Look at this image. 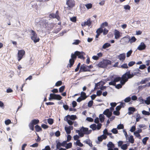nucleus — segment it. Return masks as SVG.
<instances>
[{
    "label": "nucleus",
    "instance_id": "b1692460",
    "mask_svg": "<svg viewBox=\"0 0 150 150\" xmlns=\"http://www.w3.org/2000/svg\"><path fill=\"white\" fill-rule=\"evenodd\" d=\"M35 130L37 132H39L42 131V129L41 127L38 125H36L35 127Z\"/></svg>",
    "mask_w": 150,
    "mask_h": 150
},
{
    "label": "nucleus",
    "instance_id": "603ef678",
    "mask_svg": "<svg viewBox=\"0 0 150 150\" xmlns=\"http://www.w3.org/2000/svg\"><path fill=\"white\" fill-rule=\"evenodd\" d=\"M127 145L126 144H124L121 146V148L124 150H126L127 148Z\"/></svg>",
    "mask_w": 150,
    "mask_h": 150
},
{
    "label": "nucleus",
    "instance_id": "c85d7f7f",
    "mask_svg": "<svg viewBox=\"0 0 150 150\" xmlns=\"http://www.w3.org/2000/svg\"><path fill=\"white\" fill-rule=\"evenodd\" d=\"M108 23L106 22L103 23L100 25V27L103 29L105 27H107L108 26Z\"/></svg>",
    "mask_w": 150,
    "mask_h": 150
},
{
    "label": "nucleus",
    "instance_id": "6e6552de",
    "mask_svg": "<svg viewBox=\"0 0 150 150\" xmlns=\"http://www.w3.org/2000/svg\"><path fill=\"white\" fill-rule=\"evenodd\" d=\"M66 4L70 8H72L75 5V2L74 0H68L67 1Z\"/></svg>",
    "mask_w": 150,
    "mask_h": 150
},
{
    "label": "nucleus",
    "instance_id": "49530a36",
    "mask_svg": "<svg viewBox=\"0 0 150 150\" xmlns=\"http://www.w3.org/2000/svg\"><path fill=\"white\" fill-rule=\"evenodd\" d=\"M112 132L114 134H117L118 133V131L116 128H113L111 130Z\"/></svg>",
    "mask_w": 150,
    "mask_h": 150
},
{
    "label": "nucleus",
    "instance_id": "c756f323",
    "mask_svg": "<svg viewBox=\"0 0 150 150\" xmlns=\"http://www.w3.org/2000/svg\"><path fill=\"white\" fill-rule=\"evenodd\" d=\"M49 17L50 18H56L58 20V18L56 16V15L54 13H52L50 14L49 15Z\"/></svg>",
    "mask_w": 150,
    "mask_h": 150
},
{
    "label": "nucleus",
    "instance_id": "412c9836",
    "mask_svg": "<svg viewBox=\"0 0 150 150\" xmlns=\"http://www.w3.org/2000/svg\"><path fill=\"white\" fill-rule=\"evenodd\" d=\"M127 139H128L129 141L131 143L133 144L134 143V139L132 135H131L129 137H128Z\"/></svg>",
    "mask_w": 150,
    "mask_h": 150
},
{
    "label": "nucleus",
    "instance_id": "4be33fe9",
    "mask_svg": "<svg viewBox=\"0 0 150 150\" xmlns=\"http://www.w3.org/2000/svg\"><path fill=\"white\" fill-rule=\"evenodd\" d=\"M81 97L84 100L87 98L88 96H86L85 93L82 91L81 93Z\"/></svg>",
    "mask_w": 150,
    "mask_h": 150
},
{
    "label": "nucleus",
    "instance_id": "7ed1b4c3",
    "mask_svg": "<svg viewBox=\"0 0 150 150\" xmlns=\"http://www.w3.org/2000/svg\"><path fill=\"white\" fill-rule=\"evenodd\" d=\"M72 55H74L75 57V58L76 59L77 57H78L79 58L81 59L84 60L85 58V57L84 56L85 55V53L83 52H79V51H75L74 53H72Z\"/></svg>",
    "mask_w": 150,
    "mask_h": 150
},
{
    "label": "nucleus",
    "instance_id": "2eb2a0df",
    "mask_svg": "<svg viewBox=\"0 0 150 150\" xmlns=\"http://www.w3.org/2000/svg\"><path fill=\"white\" fill-rule=\"evenodd\" d=\"M118 58L120 61L123 62L125 58V54L123 53L120 54L118 56Z\"/></svg>",
    "mask_w": 150,
    "mask_h": 150
},
{
    "label": "nucleus",
    "instance_id": "f3484780",
    "mask_svg": "<svg viewBox=\"0 0 150 150\" xmlns=\"http://www.w3.org/2000/svg\"><path fill=\"white\" fill-rule=\"evenodd\" d=\"M135 108L134 107H130L128 108L129 111L128 112V114L129 115H130L133 114V112L135 111Z\"/></svg>",
    "mask_w": 150,
    "mask_h": 150
},
{
    "label": "nucleus",
    "instance_id": "864d4df0",
    "mask_svg": "<svg viewBox=\"0 0 150 150\" xmlns=\"http://www.w3.org/2000/svg\"><path fill=\"white\" fill-rule=\"evenodd\" d=\"M131 99V98L130 97H128L125 99L124 101L126 103H128L130 101Z\"/></svg>",
    "mask_w": 150,
    "mask_h": 150
},
{
    "label": "nucleus",
    "instance_id": "6ab92c4d",
    "mask_svg": "<svg viewBox=\"0 0 150 150\" xmlns=\"http://www.w3.org/2000/svg\"><path fill=\"white\" fill-rule=\"evenodd\" d=\"M65 117L66 118H67L68 119L72 120H74L76 117L75 115H71L70 116L69 115H68Z\"/></svg>",
    "mask_w": 150,
    "mask_h": 150
},
{
    "label": "nucleus",
    "instance_id": "f8f14e48",
    "mask_svg": "<svg viewBox=\"0 0 150 150\" xmlns=\"http://www.w3.org/2000/svg\"><path fill=\"white\" fill-rule=\"evenodd\" d=\"M82 131L84 134H88L91 132V130L89 131L88 130V129L87 128H85L82 127L81 129V130Z\"/></svg>",
    "mask_w": 150,
    "mask_h": 150
},
{
    "label": "nucleus",
    "instance_id": "f257e3e1",
    "mask_svg": "<svg viewBox=\"0 0 150 150\" xmlns=\"http://www.w3.org/2000/svg\"><path fill=\"white\" fill-rule=\"evenodd\" d=\"M134 76L133 74H131L129 71L126 72L122 75L120 81L121 84L122 85H124L125 83L127 81L128 79L132 78Z\"/></svg>",
    "mask_w": 150,
    "mask_h": 150
},
{
    "label": "nucleus",
    "instance_id": "37998d69",
    "mask_svg": "<svg viewBox=\"0 0 150 150\" xmlns=\"http://www.w3.org/2000/svg\"><path fill=\"white\" fill-rule=\"evenodd\" d=\"M142 113L143 115H149L150 114V113L149 112L146 111L144 110L142 111Z\"/></svg>",
    "mask_w": 150,
    "mask_h": 150
},
{
    "label": "nucleus",
    "instance_id": "4c0bfd02",
    "mask_svg": "<svg viewBox=\"0 0 150 150\" xmlns=\"http://www.w3.org/2000/svg\"><path fill=\"white\" fill-rule=\"evenodd\" d=\"M117 128L118 129H123L124 128V125L123 124H119L118 125Z\"/></svg>",
    "mask_w": 150,
    "mask_h": 150
},
{
    "label": "nucleus",
    "instance_id": "f03ea898",
    "mask_svg": "<svg viewBox=\"0 0 150 150\" xmlns=\"http://www.w3.org/2000/svg\"><path fill=\"white\" fill-rule=\"evenodd\" d=\"M111 64V62L108 59H103L100 62L97 66L100 68H105L109 65Z\"/></svg>",
    "mask_w": 150,
    "mask_h": 150
},
{
    "label": "nucleus",
    "instance_id": "4d7b16f0",
    "mask_svg": "<svg viewBox=\"0 0 150 150\" xmlns=\"http://www.w3.org/2000/svg\"><path fill=\"white\" fill-rule=\"evenodd\" d=\"M135 62L134 61L130 62L128 65L129 67H132L135 64Z\"/></svg>",
    "mask_w": 150,
    "mask_h": 150
},
{
    "label": "nucleus",
    "instance_id": "1a4fd4ad",
    "mask_svg": "<svg viewBox=\"0 0 150 150\" xmlns=\"http://www.w3.org/2000/svg\"><path fill=\"white\" fill-rule=\"evenodd\" d=\"M88 66L85 64L81 65L80 69V72L90 71V69H88L87 67Z\"/></svg>",
    "mask_w": 150,
    "mask_h": 150
},
{
    "label": "nucleus",
    "instance_id": "e433bc0d",
    "mask_svg": "<svg viewBox=\"0 0 150 150\" xmlns=\"http://www.w3.org/2000/svg\"><path fill=\"white\" fill-rule=\"evenodd\" d=\"M85 6L86 8L88 9L91 8L92 7V4L91 3L86 4Z\"/></svg>",
    "mask_w": 150,
    "mask_h": 150
},
{
    "label": "nucleus",
    "instance_id": "3c124183",
    "mask_svg": "<svg viewBox=\"0 0 150 150\" xmlns=\"http://www.w3.org/2000/svg\"><path fill=\"white\" fill-rule=\"evenodd\" d=\"M93 100L90 101L88 103V106L89 107H91L93 105Z\"/></svg>",
    "mask_w": 150,
    "mask_h": 150
},
{
    "label": "nucleus",
    "instance_id": "de8ad7c7",
    "mask_svg": "<svg viewBox=\"0 0 150 150\" xmlns=\"http://www.w3.org/2000/svg\"><path fill=\"white\" fill-rule=\"evenodd\" d=\"M65 88V86H62L59 88V91L60 92H63L64 89Z\"/></svg>",
    "mask_w": 150,
    "mask_h": 150
},
{
    "label": "nucleus",
    "instance_id": "9d476101",
    "mask_svg": "<svg viewBox=\"0 0 150 150\" xmlns=\"http://www.w3.org/2000/svg\"><path fill=\"white\" fill-rule=\"evenodd\" d=\"M71 58L69 60V64H68L69 67L70 68H71L73 66L75 60L76 59L74 55L73 56L72 54H71Z\"/></svg>",
    "mask_w": 150,
    "mask_h": 150
},
{
    "label": "nucleus",
    "instance_id": "ea45409f",
    "mask_svg": "<svg viewBox=\"0 0 150 150\" xmlns=\"http://www.w3.org/2000/svg\"><path fill=\"white\" fill-rule=\"evenodd\" d=\"M72 144L71 143L69 142L67 144V146H66V149H68L71 148L72 147Z\"/></svg>",
    "mask_w": 150,
    "mask_h": 150
},
{
    "label": "nucleus",
    "instance_id": "cd10ccee",
    "mask_svg": "<svg viewBox=\"0 0 150 150\" xmlns=\"http://www.w3.org/2000/svg\"><path fill=\"white\" fill-rule=\"evenodd\" d=\"M145 103L147 105H149L150 104V96L148 97L146 100L144 101Z\"/></svg>",
    "mask_w": 150,
    "mask_h": 150
},
{
    "label": "nucleus",
    "instance_id": "13d9d810",
    "mask_svg": "<svg viewBox=\"0 0 150 150\" xmlns=\"http://www.w3.org/2000/svg\"><path fill=\"white\" fill-rule=\"evenodd\" d=\"M110 85H113L115 86L116 85V83L114 80L110 82L109 83Z\"/></svg>",
    "mask_w": 150,
    "mask_h": 150
},
{
    "label": "nucleus",
    "instance_id": "338daca9",
    "mask_svg": "<svg viewBox=\"0 0 150 150\" xmlns=\"http://www.w3.org/2000/svg\"><path fill=\"white\" fill-rule=\"evenodd\" d=\"M124 8L126 10L128 9L129 10L130 8V6L129 5H127L124 6Z\"/></svg>",
    "mask_w": 150,
    "mask_h": 150
},
{
    "label": "nucleus",
    "instance_id": "423d86ee",
    "mask_svg": "<svg viewBox=\"0 0 150 150\" xmlns=\"http://www.w3.org/2000/svg\"><path fill=\"white\" fill-rule=\"evenodd\" d=\"M62 98V96L59 94H55L54 93H50L49 100H50L52 99H55L57 100H60Z\"/></svg>",
    "mask_w": 150,
    "mask_h": 150
},
{
    "label": "nucleus",
    "instance_id": "aec40b11",
    "mask_svg": "<svg viewBox=\"0 0 150 150\" xmlns=\"http://www.w3.org/2000/svg\"><path fill=\"white\" fill-rule=\"evenodd\" d=\"M84 142L88 144L91 147H92L93 146L92 142L90 139H86L84 141Z\"/></svg>",
    "mask_w": 150,
    "mask_h": 150
},
{
    "label": "nucleus",
    "instance_id": "8fccbe9b",
    "mask_svg": "<svg viewBox=\"0 0 150 150\" xmlns=\"http://www.w3.org/2000/svg\"><path fill=\"white\" fill-rule=\"evenodd\" d=\"M62 144L61 143H60L59 142H58L57 143V146H56V148L57 149H60V147L62 146Z\"/></svg>",
    "mask_w": 150,
    "mask_h": 150
},
{
    "label": "nucleus",
    "instance_id": "2f4dec72",
    "mask_svg": "<svg viewBox=\"0 0 150 150\" xmlns=\"http://www.w3.org/2000/svg\"><path fill=\"white\" fill-rule=\"evenodd\" d=\"M90 127L93 130H96V124H94L91 125Z\"/></svg>",
    "mask_w": 150,
    "mask_h": 150
},
{
    "label": "nucleus",
    "instance_id": "dca6fc26",
    "mask_svg": "<svg viewBox=\"0 0 150 150\" xmlns=\"http://www.w3.org/2000/svg\"><path fill=\"white\" fill-rule=\"evenodd\" d=\"M115 38L116 39H118L120 37L119 31L117 30H115L114 32Z\"/></svg>",
    "mask_w": 150,
    "mask_h": 150
},
{
    "label": "nucleus",
    "instance_id": "c9c22d12",
    "mask_svg": "<svg viewBox=\"0 0 150 150\" xmlns=\"http://www.w3.org/2000/svg\"><path fill=\"white\" fill-rule=\"evenodd\" d=\"M149 139V138L146 137L144 138L142 140V142L144 145H146V142Z\"/></svg>",
    "mask_w": 150,
    "mask_h": 150
},
{
    "label": "nucleus",
    "instance_id": "7c9ffc66",
    "mask_svg": "<svg viewBox=\"0 0 150 150\" xmlns=\"http://www.w3.org/2000/svg\"><path fill=\"white\" fill-rule=\"evenodd\" d=\"M136 40L137 39L135 37L133 36L130 39H129V41L131 43H132L135 42Z\"/></svg>",
    "mask_w": 150,
    "mask_h": 150
},
{
    "label": "nucleus",
    "instance_id": "a19ab883",
    "mask_svg": "<svg viewBox=\"0 0 150 150\" xmlns=\"http://www.w3.org/2000/svg\"><path fill=\"white\" fill-rule=\"evenodd\" d=\"M62 84V82L61 81H58L56 83L55 86H58L61 85Z\"/></svg>",
    "mask_w": 150,
    "mask_h": 150
},
{
    "label": "nucleus",
    "instance_id": "052dcab7",
    "mask_svg": "<svg viewBox=\"0 0 150 150\" xmlns=\"http://www.w3.org/2000/svg\"><path fill=\"white\" fill-rule=\"evenodd\" d=\"M136 127L135 126H133L130 130V131L131 132H134L135 130Z\"/></svg>",
    "mask_w": 150,
    "mask_h": 150
},
{
    "label": "nucleus",
    "instance_id": "bb28decb",
    "mask_svg": "<svg viewBox=\"0 0 150 150\" xmlns=\"http://www.w3.org/2000/svg\"><path fill=\"white\" fill-rule=\"evenodd\" d=\"M104 116L102 114H100L99 115V119L100 122H103L104 120Z\"/></svg>",
    "mask_w": 150,
    "mask_h": 150
},
{
    "label": "nucleus",
    "instance_id": "58836bf2",
    "mask_svg": "<svg viewBox=\"0 0 150 150\" xmlns=\"http://www.w3.org/2000/svg\"><path fill=\"white\" fill-rule=\"evenodd\" d=\"M47 122L50 125H52L54 122L53 119L51 118H49L47 120Z\"/></svg>",
    "mask_w": 150,
    "mask_h": 150
},
{
    "label": "nucleus",
    "instance_id": "6e6d98bb",
    "mask_svg": "<svg viewBox=\"0 0 150 150\" xmlns=\"http://www.w3.org/2000/svg\"><path fill=\"white\" fill-rule=\"evenodd\" d=\"M132 51L131 50L129 51L127 53V57H129L131 54Z\"/></svg>",
    "mask_w": 150,
    "mask_h": 150
},
{
    "label": "nucleus",
    "instance_id": "f704fd0d",
    "mask_svg": "<svg viewBox=\"0 0 150 150\" xmlns=\"http://www.w3.org/2000/svg\"><path fill=\"white\" fill-rule=\"evenodd\" d=\"M41 23H42L43 25H45L46 27L47 26V25H48L47 22V21L45 20H43L42 21H41Z\"/></svg>",
    "mask_w": 150,
    "mask_h": 150
},
{
    "label": "nucleus",
    "instance_id": "9b49d317",
    "mask_svg": "<svg viewBox=\"0 0 150 150\" xmlns=\"http://www.w3.org/2000/svg\"><path fill=\"white\" fill-rule=\"evenodd\" d=\"M103 114L106 115L108 118H110L112 116V111H110L109 109H107L105 110L104 111Z\"/></svg>",
    "mask_w": 150,
    "mask_h": 150
},
{
    "label": "nucleus",
    "instance_id": "e2e57ef3",
    "mask_svg": "<svg viewBox=\"0 0 150 150\" xmlns=\"http://www.w3.org/2000/svg\"><path fill=\"white\" fill-rule=\"evenodd\" d=\"M134 134L135 136L137 137H140V135L139 133H138V132H137V131H135L134 132Z\"/></svg>",
    "mask_w": 150,
    "mask_h": 150
},
{
    "label": "nucleus",
    "instance_id": "0e129e2a",
    "mask_svg": "<svg viewBox=\"0 0 150 150\" xmlns=\"http://www.w3.org/2000/svg\"><path fill=\"white\" fill-rule=\"evenodd\" d=\"M38 146V143H36L30 146V147H37Z\"/></svg>",
    "mask_w": 150,
    "mask_h": 150
},
{
    "label": "nucleus",
    "instance_id": "69168bd1",
    "mask_svg": "<svg viewBox=\"0 0 150 150\" xmlns=\"http://www.w3.org/2000/svg\"><path fill=\"white\" fill-rule=\"evenodd\" d=\"M80 42V41L79 40H75L74 42L73 43V44L77 45L79 44V43Z\"/></svg>",
    "mask_w": 150,
    "mask_h": 150
},
{
    "label": "nucleus",
    "instance_id": "39448f33",
    "mask_svg": "<svg viewBox=\"0 0 150 150\" xmlns=\"http://www.w3.org/2000/svg\"><path fill=\"white\" fill-rule=\"evenodd\" d=\"M31 39L35 43H36L39 42L40 39L38 37H37V35L36 32L33 30H31Z\"/></svg>",
    "mask_w": 150,
    "mask_h": 150
},
{
    "label": "nucleus",
    "instance_id": "79ce46f5",
    "mask_svg": "<svg viewBox=\"0 0 150 150\" xmlns=\"http://www.w3.org/2000/svg\"><path fill=\"white\" fill-rule=\"evenodd\" d=\"M103 35H106L108 34V30L106 28H105L103 30Z\"/></svg>",
    "mask_w": 150,
    "mask_h": 150
},
{
    "label": "nucleus",
    "instance_id": "09e8293b",
    "mask_svg": "<svg viewBox=\"0 0 150 150\" xmlns=\"http://www.w3.org/2000/svg\"><path fill=\"white\" fill-rule=\"evenodd\" d=\"M121 67L123 69H127L128 68L127 64H124L121 66Z\"/></svg>",
    "mask_w": 150,
    "mask_h": 150
},
{
    "label": "nucleus",
    "instance_id": "774afa93",
    "mask_svg": "<svg viewBox=\"0 0 150 150\" xmlns=\"http://www.w3.org/2000/svg\"><path fill=\"white\" fill-rule=\"evenodd\" d=\"M55 134L56 137H58L60 136V133L59 131H57L55 132Z\"/></svg>",
    "mask_w": 150,
    "mask_h": 150
},
{
    "label": "nucleus",
    "instance_id": "680f3d73",
    "mask_svg": "<svg viewBox=\"0 0 150 150\" xmlns=\"http://www.w3.org/2000/svg\"><path fill=\"white\" fill-rule=\"evenodd\" d=\"M113 114L117 116H118L120 115V112L118 111L115 110L113 112Z\"/></svg>",
    "mask_w": 150,
    "mask_h": 150
},
{
    "label": "nucleus",
    "instance_id": "72a5a7b5",
    "mask_svg": "<svg viewBox=\"0 0 150 150\" xmlns=\"http://www.w3.org/2000/svg\"><path fill=\"white\" fill-rule=\"evenodd\" d=\"M76 145L80 147H82L83 146V144L80 142L79 140H77L76 142Z\"/></svg>",
    "mask_w": 150,
    "mask_h": 150
},
{
    "label": "nucleus",
    "instance_id": "a878e982",
    "mask_svg": "<svg viewBox=\"0 0 150 150\" xmlns=\"http://www.w3.org/2000/svg\"><path fill=\"white\" fill-rule=\"evenodd\" d=\"M107 146L108 148H113L115 147V145L112 142H110L107 144Z\"/></svg>",
    "mask_w": 150,
    "mask_h": 150
},
{
    "label": "nucleus",
    "instance_id": "ddd939ff",
    "mask_svg": "<svg viewBox=\"0 0 150 150\" xmlns=\"http://www.w3.org/2000/svg\"><path fill=\"white\" fill-rule=\"evenodd\" d=\"M146 46L144 42H141V44L138 47L137 49L140 50H142L145 49L146 47Z\"/></svg>",
    "mask_w": 150,
    "mask_h": 150
},
{
    "label": "nucleus",
    "instance_id": "5fc2aeb1",
    "mask_svg": "<svg viewBox=\"0 0 150 150\" xmlns=\"http://www.w3.org/2000/svg\"><path fill=\"white\" fill-rule=\"evenodd\" d=\"M121 79V78L120 77H117L115 78L114 80L115 82L116 83V82H117L119 81H120Z\"/></svg>",
    "mask_w": 150,
    "mask_h": 150
},
{
    "label": "nucleus",
    "instance_id": "473e14b6",
    "mask_svg": "<svg viewBox=\"0 0 150 150\" xmlns=\"http://www.w3.org/2000/svg\"><path fill=\"white\" fill-rule=\"evenodd\" d=\"M103 32V29L100 27V28L98 29L96 31V33H98L99 34H100L102 33Z\"/></svg>",
    "mask_w": 150,
    "mask_h": 150
},
{
    "label": "nucleus",
    "instance_id": "4468645a",
    "mask_svg": "<svg viewBox=\"0 0 150 150\" xmlns=\"http://www.w3.org/2000/svg\"><path fill=\"white\" fill-rule=\"evenodd\" d=\"M92 24V21H91L90 18L87 20L84 23V24H82V26H85L86 25H88L90 26Z\"/></svg>",
    "mask_w": 150,
    "mask_h": 150
},
{
    "label": "nucleus",
    "instance_id": "c03bdc74",
    "mask_svg": "<svg viewBox=\"0 0 150 150\" xmlns=\"http://www.w3.org/2000/svg\"><path fill=\"white\" fill-rule=\"evenodd\" d=\"M70 20L72 22H76V17L75 16L73 17L70 18Z\"/></svg>",
    "mask_w": 150,
    "mask_h": 150
},
{
    "label": "nucleus",
    "instance_id": "a211bd4d",
    "mask_svg": "<svg viewBox=\"0 0 150 150\" xmlns=\"http://www.w3.org/2000/svg\"><path fill=\"white\" fill-rule=\"evenodd\" d=\"M64 129L67 134H70L71 130V126H69L68 127H65Z\"/></svg>",
    "mask_w": 150,
    "mask_h": 150
},
{
    "label": "nucleus",
    "instance_id": "5701e85b",
    "mask_svg": "<svg viewBox=\"0 0 150 150\" xmlns=\"http://www.w3.org/2000/svg\"><path fill=\"white\" fill-rule=\"evenodd\" d=\"M64 120L67 122L70 125H71L73 124V122L70 119L66 118V117L64 118Z\"/></svg>",
    "mask_w": 150,
    "mask_h": 150
},
{
    "label": "nucleus",
    "instance_id": "0eeeda50",
    "mask_svg": "<svg viewBox=\"0 0 150 150\" xmlns=\"http://www.w3.org/2000/svg\"><path fill=\"white\" fill-rule=\"evenodd\" d=\"M25 54V52L23 50H18L17 54V59L20 61L23 58Z\"/></svg>",
    "mask_w": 150,
    "mask_h": 150
},
{
    "label": "nucleus",
    "instance_id": "bf43d9fd",
    "mask_svg": "<svg viewBox=\"0 0 150 150\" xmlns=\"http://www.w3.org/2000/svg\"><path fill=\"white\" fill-rule=\"evenodd\" d=\"M80 65H81L80 63H79L77 65L76 68L75 69V71L76 72V71H77L79 70V67L80 66Z\"/></svg>",
    "mask_w": 150,
    "mask_h": 150
},
{
    "label": "nucleus",
    "instance_id": "a18cd8bd",
    "mask_svg": "<svg viewBox=\"0 0 150 150\" xmlns=\"http://www.w3.org/2000/svg\"><path fill=\"white\" fill-rule=\"evenodd\" d=\"M11 120L9 119H8L6 120L5 121V123L6 125H8L10 124H11Z\"/></svg>",
    "mask_w": 150,
    "mask_h": 150
},
{
    "label": "nucleus",
    "instance_id": "20e7f679",
    "mask_svg": "<svg viewBox=\"0 0 150 150\" xmlns=\"http://www.w3.org/2000/svg\"><path fill=\"white\" fill-rule=\"evenodd\" d=\"M39 122L38 119H34L30 122L28 125L30 129L32 131L34 130V125L38 124Z\"/></svg>",
    "mask_w": 150,
    "mask_h": 150
},
{
    "label": "nucleus",
    "instance_id": "393cba45",
    "mask_svg": "<svg viewBox=\"0 0 150 150\" xmlns=\"http://www.w3.org/2000/svg\"><path fill=\"white\" fill-rule=\"evenodd\" d=\"M111 45L108 43H106L104 44L102 47V48L104 49H105L106 48H108V47L110 46Z\"/></svg>",
    "mask_w": 150,
    "mask_h": 150
}]
</instances>
